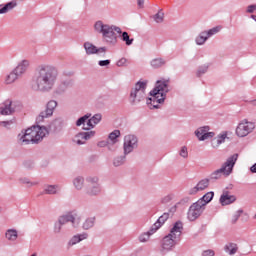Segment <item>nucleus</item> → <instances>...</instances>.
Returning <instances> with one entry per match:
<instances>
[{
	"mask_svg": "<svg viewBox=\"0 0 256 256\" xmlns=\"http://www.w3.org/2000/svg\"><path fill=\"white\" fill-rule=\"evenodd\" d=\"M59 71L54 66L42 64L36 69L35 77L32 81L34 91H51L55 87Z\"/></svg>",
	"mask_w": 256,
	"mask_h": 256,
	"instance_id": "obj_1",
	"label": "nucleus"
},
{
	"mask_svg": "<svg viewBox=\"0 0 256 256\" xmlns=\"http://www.w3.org/2000/svg\"><path fill=\"white\" fill-rule=\"evenodd\" d=\"M169 92V80H158L153 91L150 92L151 97L147 99V105L150 109H159V104L165 101V95Z\"/></svg>",
	"mask_w": 256,
	"mask_h": 256,
	"instance_id": "obj_2",
	"label": "nucleus"
},
{
	"mask_svg": "<svg viewBox=\"0 0 256 256\" xmlns=\"http://www.w3.org/2000/svg\"><path fill=\"white\" fill-rule=\"evenodd\" d=\"M49 132L47 128L41 126H33L25 131V134L20 137L22 145H29V143H39L43 137Z\"/></svg>",
	"mask_w": 256,
	"mask_h": 256,
	"instance_id": "obj_3",
	"label": "nucleus"
},
{
	"mask_svg": "<svg viewBox=\"0 0 256 256\" xmlns=\"http://www.w3.org/2000/svg\"><path fill=\"white\" fill-rule=\"evenodd\" d=\"M97 33H101L104 41L107 43H117V34L121 33V28L104 24L102 21H97L94 25Z\"/></svg>",
	"mask_w": 256,
	"mask_h": 256,
	"instance_id": "obj_4",
	"label": "nucleus"
},
{
	"mask_svg": "<svg viewBox=\"0 0 256 256\" xmlns=\"http://www.w3.org/2000/svg\"><path fill=\"white\" fill-rule=\"evenodd\" d=\"M183 233V225H174L170 233L163 237L161 247L164 251H171L179 241Z\"/></svg>",
	"mask_w": 256,
	"mask_h": 256,
	"instance_id": "obj_5",
	"label": "nucleus"
},
{
	"mask_svg": "<svg viewBox=\"0 0 256 256\" xmlns=\"http://www.w3.org/2000/svg\"><path fill=\"white\" fill-rule=\"evenodd\" d=\"M237 159H239V154H233L232 156L228 157V159L221 166V168L213 172L212 178L219 179V177H221L222 175H224L225 177H229V174L233 173V168L237 163Z\"/></svg>",
	"mask_w": 256,
	"mask_h": 256,
	"instance_id": "obj_6",
	"label": "nucleus"
},
{
	"mask_svg": "<svg viewBox=\"0 0 256 256\" xmlns=\"http://www.w3.org/2000/svg\"><path fill=\"white\" fill-rule=\"evenodd\" d=\"M89 117H91V114H86L83 117H81L80 119H78L76 122L77 127H81V125H83V129L85 131H89V130L93 129V127H95V125L99 124V122L101 121V114H95L90 119H89Z\"/></svg>",
	"mask_w": 256,
	"mask_h": 256,
	"instance_id": "obj_7",
	"label": "nucleus"
},
{
	"mask_svg": "<svg viewBox=\"0 0 256 256\" xmlns=\"http://www.w3.org/2000/svg\"><path fill=\"white\" fill-rule=\"evenodd\" d=\"M145 89H147V81H139L135 84L130 93L132 103H141L145 99Z\"/></svg>",
	"mask_w": 256,
	"mask_h": 256,
	"instance_id": "obj_8",
	"label": "nucleus"
},
{
	"mask_svg": "<svg viewBox=\"0 0 256 256\" xmlns=\"http://www.w3.org/2000/svg\"><path fill=\"white\" fill-rule=\"evenodd\" d=\"M255 131V123L244 119L240 121L235 129V135L240 138L247 137V135H251V132Z\"/></svg>",
	"mask_w": 256,
	"mask_h": 256,
	"instance_id": "obj_9",
	"label": "nucleus"
},
{
	"mask_svg": "<svg viewBox=\"0 0 256 256\" xmlns=\"http://www.w3.org/2000/svg\"><path fill=\"white\" fill-rule=\"evenodd\" d=\"M204 211L205 208L203 207V202L197 201L190 206L187 217L189 221H197Z\"/></svg>",
	"mask_w": 256,
	"mask_h": 256,
	"instance_id": "obj_10",
	"label": "nucleus"
},
{
	"mask_svg": "<svg viewBox=\"0 0 256 256\" xmlns=\"http://www.w3.org/2000/svg\"><path fill=\"white\" fill-rule=\"evenodd\" d=\"M84 49L88 55H103V56H105V53H107V48H105V47L97 48V46L91 44V42L84 43Z\"/></svg>",
	"mask_w": 256,
	"mask_h": 256,
	"instance_id": "obj_11",
	"label": "nucleus"
},
{
	"mask_svg": "<svg viewBox=\"0 0 256 256\" xmlns=\"http://www.w3.org/2000/svg\"><path fill=\"white\" fill-rule=\"evenodd\" d=\"M57 107V102L55 100H51L48 102L46 106V110L41 112L38 116V121H43L47 117H51L53 115V111H55V108Z\"/></svg>",
	"mask_w": 256,
	"mask_h": 256,
	"instance_id": "obj_12",
	"label": "nucleus"
},
{
	"mask_svg": "<svg viewBox=\"0 0 256 256\" xmlns=\"http://www.w3.org/2000/svg\"><path fill=\"white\" fill-rule=\"evenodd\" d=\"M137 147V137L133 135L125 136L124 138V153H131Z\"/></svg>",
	"mask_w": 256,
	"mask_h": 256,
	"instance_id": "obj_13",
	"label": "nucleus"
},
{
	"mask_svg": "<svg viewBox=\"0 0 256 256\" xmlns=\"http://www.w3.org/2000/svg\"><path fill=\"white\" fill-rule=\"evenodd\" d=\"M195 133L199 141H205L207 139H212V137H215V133L209 132V126L200 127Z\"/></svg>",
	"mask_w": 256,
	"mask_h": 256,
	"instance_id": "obj_14",
	"label": "nucleus"
},
{
	"mask_svg": "<svg viewBox=\"0 0 256 256\" xmlns=\"http://www.w3.org/2000/svg\"><path fill=\"white\" fill-rule=\"evenodd\" d=\"M207 187H209V179H207V178L202 179L196 184V186H194L193 188H191L189 190V194L197 195V193H199V191H205V189H207Z\"/></svg>",
	"mask_w": 256,
	"mask_h": 256,
	"instance_id": "obj_15",
	"label": "nucleus"
},
{
	"mask_svg": "<svg viewBox=\"0 0 256 256\" xmlns=\"http://www.w3.org/2000/svg\"><path fill=\"white\" fill-rule=\"evenodd\" d=\"M91 137H95V131H90L86 133H79L74 138V143H77V145H84L88 139H91Z\"/></svg>",
	"mask_w": 256,
	"mask_h": 256,
	"instance_id": "obj_16",
	"label": "nucleus"
},
{
	"mask_svg": "<svg viewBox=\"0 0 256 256\" xmlns=\"http://www.w3.org/2000/svg\"><path fill=\"white\" fill-rule=\"evenodd\" d=\"M29 60H22L18 63L16 66V69L13 71L16 72L18 77H21V75H25L27 73V69H29Z\"/></svg>",
	"mask_w": 256,
	"mask_h": 256,
	"instance_id": "obj_17",
	"label": "nucleus"
},
{
	"mask_svg": "<svg viewBox=\"0 0 256 256\" xmlns=\"http://www.w3.org/2000/svg\"><path fill=\"white\" fill-rule=\"evenodd\" d=\"M159 229H161V225L151 227L149 231L142 233L139 236L140 243H145L149 241V237H151V235H154V233H157Z\"/></svg>",
	"mask_w": 256,
	"mask_h": 256,
	"instance_id": "obj_18",
	"label": "nucleus"
},
{
	"mask_svg": "<svg viewBox=\"0 0 256 256\" xmlns=\"http://www.w3.org/2000/svg\"><path fill=\"white\" fill-rule=\"evenodd\" d=\"M13 102L11 100H6L0 107V114L11 115L15 113V109L12 108Z\"/></svg>",
	"mask_w": 256,
	"mask_h": 256,
	"instance_id": "obj_19",
	"label": "nucleus"
},
{
	"mask_svg": "<svg viewBox=\"0 0 256 256\" xmlns=\"http://www.w3.org/2000/svg\"><path fill=\"white\" fill-rule=\"evenodd\" d=\"M237 198L234 195H231L229 193H223L220 197V203L221 205H231V203H235Z\"/></svg>",
	"mask_w": 256,
	"mask_h": 256,
	"instance_id": "obj_20",
	"label": "nucleus"
},
{
	"mask_svg": "<svg viewBox=\"0 0 256 256\" xmlns=\"http://www.w3.org/2000/svg\"><path fill=\"white\" fill-rule=\"evenodd\" d=\"M87 237H89L87 233L74 235L68 242V245L69 247H73V245H77V243H81V241L87 239Z\"/></svg>",
	"mask_w": 256,
	"mask_h": 256,
	"instance_id": "obj_21",
	"label": "nucleus"
},
{
	"mask_svg": "<svg viewBox=\"0 0 256 256\" xmlns=\"http://www.w3.org/2000/svg\"><path fill=\"white\" fill-rule=\"evenodd\" d=\"M225 139H227V132H224L218 135L217 137H215L211 142L213 149H217L220 145H222Z\"/></svg>",
	"mask_w": 256,
	"mask_h": 256,
	"instance_id": "obj_22",
	"label": "nucleus"
},
{
	"mask_svg": "<svg viewBox=\"0 0 256 256\" xmlns=\"http://www.w3.org/2000/svg\"><path fill=\"white\" fill-rule=\"evenodd\" d=\"M225 253H228V255H235L237 251H239V247L236 243L230 242L224 246Z\"/></svg>",
	"mask_w": 256,
	"mask_h": 256,
	"instance_id": "obj_23",
	"label": "nucleus"
},
{
	"mask_svg": "<svg viewBox=\"0 0 256 256\" xmlns=\"http://www.w3.org/2000/svg\"><path fill=\"white\" fill-rule=\"evenodd\" d=\"M59 223L60 225H65V224H75L77 223V221L75 220V216L68 214V215H64L61 216L59 219Z\"/></svg>",
	"mask_w": 256,
	"mask_h": 256,
	"instance_id": "obj_24",
	"label": "nucleus"
},
{
	"mask_svg": "<svg viewBox=\"0 0 256 256\" xmlns=\"http://www.w3.org/2000/svg\"><path fill=\"white\" fill-rule=\"evenodd\" d=\"M17 7V2L12 1L7 4L0 5V14L9 13V11H12V9H15Z\"/></svg>",
	"mask_w": 256,
	"mask_h": 256,
	"instance_id": "obj_25",
	"label": "nucleus"
},
{
	"mask_svg": "<svg viewBox=\"0 0 256 256\" xmlns=\"http://www.w3.org/2000/svg\"><path fill=\"white\" fill-rule=\"evenodd\" d=\"M213 197H215L214 192H207L202 198H200L198 201L202 202L203 207L207 205V203H211L213 201Z\"/></svg>",
	"mask_w": 256,
	"mask_h": 256,
	"instance_id": "obj_26",
	"label": "nucleus"
},
{
	"mask_svg": "<svg viewBox=\"0 0 256 256\" xmlns=\"http://www.w3.org/2000/svg\"><path fill=\"white\" fill-rule=\"evenodd\" d=\"M17 79H19V76L13 70L9 75L6 76L4 83L6 85H11V83H15V81H17Z\"/></svg>",
	"mask_w": 256,
	"mask_h": 256,
	"instance_id": "obj_27",
	"label": "nucleus"
},
{
	"mask_svg": "<svg viewBox=\"0 0 256 256\" xmlns=\"http://www.w3.org/2000/svg\"><path fill=\"white\" fill-rule=\"evenodd\" d=\"M57 189H59V186H46L42 192V195H55V193H57Z\"/></svg>",
	"mask_w": 256,
	"mask_h": 256,
	"instance_id": "obj_28",
	"label": "nucleus"
},
{
	"mask_svg": "<svg viewBox=\"0 0 256 256\" xmlns=\"http://www.w3.org/2000/svg\"><path fill=\"white\" fill-rule=\"evenodd\" d=\"M6 239H8V241H16L18 234H17V230L15 229H9L6 231Z\"/></svg>",
	"mask_w": 256,
	"mask_h": 256,
	"instance_id": "obj_29",
	"label": "nucleus"
},
{
	"mask_svg": "<svg viewBox=\"0 0 256 256\" xmlns=\"http://www.w3.org/2000/svg\"><path fill=\"white\" fill-rule=\"evenodd\" d=\"M165 65V61L161 58H156L151 61V66L154 67V69H159V67H163Z\"/></svg>",
	"mask_w": 256,
	"mask_h": 256,
	"instance_id": "obj_30",
	"label": "nucleus"
},
{
	"mask_svg": "<svg viewBox=\"0 0 256 256\" xmlns=\"http://www.w3.org/2000/svg\"><path fill=\"white\" fill-rule=\"evenodd\" d=\"M207 32H202L197 38H196V43L197 45H203L205 41H207Z\"/></svg>",
	"mask_w": 256,
	"mask_h": 256,
	"instance_id": "obj_31",
	"label": "nucleus"
},
{
	"mask_svg": "<svg viewBox=\"0 0 256 256\" xmlns=\"http://www.w3.org/2000/svg\"><path fill=\"white\" fill-rule=\"evenodd\" d=\"M121 39H122V41H124L126 43V45H128V46L133 45L134 39L129 37V33L123 32Z\"/></svg>",
	"mask_w": 256,
	"mask_h": 256,
	"instance_id": "obj_32",
	"label": "nucleus"
},
{
	"mask_svg": "<svg viewBox=\"0 0 256 256\" xmlns=\"http://www.w3.org/2000/svg\"><path fill=\"white\" fill-rule=\"evenodd\" d=\"M121 135V132L119 130H114L109 135V140L112 141V143H117V137Z\"/></svg>",
	"mask_w": 256,
	"mask_h": 256,
	"instance_id": "obj_33",
	"label": "nucleus"
},
{
	"mask_svg": "<svg viewBox=\"0 0 256 256\" xmlns=\"http://www.w3.org/2000/svg\"><path fill=\"white\" fill-rule=\"evenodd\" d=\"M73 183L76 189H83L84 179L83 177H76Z\"/></svg>",
	"mask_w": 256,
	"mask_h": 256,
	"instance_id": "obj_34",
	"label": "nucleus"
},
{
	"mask_svg": "<svg viewBox=\"0 0 256 256\" xmlns=\"http://www.w3.org/2000/svg\"><path fill=\"white\" fill-rule=\"evenodd\" d=\"M168 219H169V213H164L162 216L158 218L157 223H159V225H165Z\"/></svg>",
	"mask_w": 256,
	"mask_h": 256,
	"instance_id": "obj_35",
	"label": "nucleus"
},
{
	"mask_svg": "<svg viewBox=\"0 0 256 256\" xmlns=\"http://www.w3.org/2000/svg\"><path fill=\"white\" fill-rule=\"evenodd\" d=\"M164 17H165V14L159 11L157 14H155L154 21H156V23H163Z\"/></svg>",
	"mask_w": 256,
	"mask_h": 256,
	"instance_id": "obj_36",
	"label": "nucleus"
},
{
	"mask_svg": "<svg viewBox=\"0 0 256 256\" xmlns=\"http://www.w3.org/2000/svg\"><path fill=\"white\" fill-rule=\"evenodd\" d=\"M241 215H243V210H238L237 212H235V214L231 218V223H237V221H239V217H241Z\"/></svg>",
	"mask_w": 256,
	"mask_h": 256,
	"instance_id": "obj_37",
	"label": "nucleus"
},
{
	"mask_svg": "<svg viewBox=\"0 0 256 256\" xmlns=\"http://www.w3.org/2000/svg\"><path fill=\"white\" fill-rule=\"evenodd\" d=\"M221 31V26L214 27L210 29L208 32H206V35L208 37H211V35H215V33H219Z\"/></svg>",
	"mask_w": 256,
	"mask_h": 256,
	"instance_id": "obj_38",
	"label": "nucleus"
},
{
	"mask_svg": "<svg viewBox=\"0 0 256 256\" xmlns=\"http://www.w3.org/2000/svg\"><path fill=\"white\" fill-rule=\"evenodd\" d=\"M92 188L88 190L89 195H97L101 190L99 189L98 185H92Z\"/></svg>",
	"mask_w": 256,
	"mask_h": 256,
	"instance_id": "obj_39",
	"label": "nucleus"
},
{
	"mask_svg": "<svg viewBox=\"0 0 256 256\" xmlns=\"http://www.w3.org/2000/svg\"><path fill=\"white\" fill-rule=\"evenodd\" d=\"M180 157L187 159L189 157V152L187 151V147L183 146L180 150Z\"/></svg>",
	"mask_w": 256,
	"mask_h": 256,
	"instance_id": "obj_40",
	"label": "nucleus"
},
{
	"mask_svg": "<svg viewBox=\"0 0 256 256\" xmlns=\"http://www.w3.org/2000/svg\"><path fill=\"white\" fill-rule=\"evenodd\" d=\"M125 158L118 157L114 159V165L115 167H119V165H123Z\"/></svg>",
	"mask_w": 256,
	"mask_h": 256,
	"instance_id": "obj_41",
	"label": "nucleus"
},
{
	"mask_svg": "<svg viewBox=\"0 0 256 256\" xmlns=\"http://www.w3.org/2000/svg\"><path fill=\"white\" fill-rule=\"evenodd\" d=\"M116 65L117 67H125L127 65V59L121 58L120 60L117 61Z\"/></svg>",
	"mask_w": 256,
	"mask_h": 256,
	"instance_id": "obj_42",
	"label": "nucleus"
},
{
	"mask_svg": "<svg viewBox=\"0 0 256 256\" xmlns=\"http://www.w3.org/2000/svg\"><path fill=\"white\" fill-rule=\"evenodd\" d=\"M170 201H173V195L172 194H168L167 196H165L162 199V203H169Z\"/></svg>",
	"mask_w": 256,
	"mask_h": 256,
	"instance_id": "obj_43",
	"label": "nucleus"
},
{
	"mask_svg": "<svg viewBox=\"0 0 256 256\" xmlns=\"http://www.w3.org/2000/svg\"><path fill=\"white\" fill-rule=\"evenodd\" d=\"M202 256H215V251L213 250H206L202 253Z\"/></svg>",
	"mask_w": 256,
	"mask_h": 256,
	"instance_id": "obj_44",
	"label": "nucleus"
},
{
	"mask_svg": "<svg viewBox=\"0 0 256 256\" xmlns=\"http://www.w3.org/2000/svg\"><path fill=\"white\" fill-rule=\"evenodd\" d=\"M111 61L110 60H101L99 61L100 67H106L107 65H110Z\"/></svg>",
	"mask_w": 256,
	"mask_h": 256,
	"instance_id": "obj_45",
	"label": "nucleus"
},
{
	"mask_svg": "<svg viewBox=\"0 0 256 256\" xmlns=\"http://www.w3.org/2000/svg\"><path fill=\"white\" fill-rule=\"evenodd\" d=\"M254 11H256V5L248 6V9H247L248 13H253Z\"/></svg>",
	"mask_w": 256,
	"mask_h": 256,
	"instance_id": "obj_46",
	"label": "nucleus"
},
{
	"mask_svg": "<svg viewBox=\"0 0 256 256\" xmlns=\"http://www.w3.org/2000/svg\"><path fill=\"white\" fill-rule=\"evenodd\" d=\"M137 3H138V7L143 9V5H145V0H137Z\"/></svg>",
	"mask_w": 256,
	"mask_h": 256,
	"instance_id": "obj_47",
	"label": "nucleus"
},
{
	"mask_svg": "<svg viewBox=\"0 0 256 256\" xmlns=\"http://www.w3.org/2000/svg\"><path fill=\"white\" fill-rule=\"evenodd\" d=\"M61 232V225H56L54 227V233H60Z\"/></svg>",
	"mask_w": 256,
	"mask_h": 256,
	"instance_id": "obj_48",
	"label": "nucleus"
},
{
	"mask_svg": "<svg viewBox=\"0 0 256 256\" xmlns=\"http://www.w3.org/2000/svg\"><path fill=\"white\" fill-rule=\"evenodd\" d=\"M251 173H256V163L250 168Z\"/></svg>",
	"mask_w": 256,
	"mask_h": 256,
	"instance_id": "obj_49",
	"label": "nucleus"
},
{
	"mask_svg": "<svg viewBox=\"0 0 256 256\" xmlns=\"http://www.w3.org/2000/svg\"><path fill=\"white\" fill-rule=\"evenodd\" d=\"M205 71H207V68H205L202 72H201V70H199L198 75H201V73H205Z\"/></svg>",
	"mask_w": 256,
	"mask_h": 256,
	"instance_id": "obj_50",
	"label": "nucleus"
},
{
	"mask_svg": "<svg viewBox=\"0 0 256 256\" xmlns=\"http://www.w3.org/2000/svg\"><path fill=\"white\" fill-rule=\"evenodd\" d=\"M174 225H183V222L177 221V222L174 223Z\"/></svg>",
	"mask_w": 256,
	"mask_h": 256,
	"instance_id": "obj_51",
	"label": "nucleus"
},
{
	"mask_svg": "<svg viewBox=\"0 0 256 256\" xmlns=\"http://www.w3.org/2000/svg\"><path fill=\"white\" fill-rule=\"evenodd\" d=\"M1 125H4L5 127L6 125H9V122H1Z\"/></svg>",
	"mask_w": 256,
	"mask_h": 256,
	"instance_id": "obj_52",
	"label": "nucleus"
},
{
	"mask_svg": "<svg viewBox=\"0 0 256 256\" xmlns=\"http://www.w3.org/2000/svg\"><path fill=\"white\" fill-rule=\"evenodd\" d=\"M83 229H90L89 226H83Z\"/></svg>",
	"mask_w": 256,
	"mask_h": 256,
	"instance_id": "obj_53",
	"label": "nucleus"
},
{
	"mask_svg": "<svg viewBox=\"0 0 256 256\" xmlns=\"http://www.w3.org/2000/svg\"><path fill=\"white\" fill-rule=\"evenodd\" d=\"M252 105H256V100H253V101H252Z\"/></svg>",
	"mask_w": 256,
	"mask_h": 256,
	"instance_id": "obj_54",
	"label": "nucleus"
},
{
	"mask_svg": "<svg viewBox=\"0 0 256 256\" xmlns=\"http://www.w3.org/2000/svg\"><path fill=\"white\" fill-rule=\"evenodd\" d=\"M88 223H95V220H94V219H92V221H90V222H88Z\"/></svg>",
	"mask_w": 256,
	"mask_h": 256,
	"instance_id": "obj_55",
	"label": "nucleus"
},
{
	"mask_svg": "<svg viewBox=\"0 0 256 256\" xmlns=\"http://www.w3.org/2000/svg\"><path fill=\"white\" fill-rule=\"evenodd\" d=\"M0 211H1V207H0Z\"/></svg>",
	"mask_w": 256,
	"mask_h": 256,
	"instance_id": "obj_56",
	"label": "nucleus"
}]
</instances>
